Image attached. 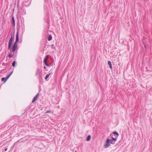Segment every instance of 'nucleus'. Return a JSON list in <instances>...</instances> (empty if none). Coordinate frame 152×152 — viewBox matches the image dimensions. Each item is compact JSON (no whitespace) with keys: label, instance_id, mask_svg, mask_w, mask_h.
I'll return each instance as SVG.
<instances>
[{"label":"nucleus","instance_id":"nucleus-3","mask_svg":"<svg viewBox=\"0 0 152 152\" xmlns=\"http://www.w3.org/2000/svg\"><path fill=\"white\" fill-rule=\"evenodd\" d=\"M110 141V140L109 139H107L106 140V142L104 144V147L105 148H107L109 147L110 146L109 143Z\"/></svg>","mask_w":152,"mask_h":152},{"label":"nucleus","instance_id":"nucleus-5","mask_svg":"<svg viewBox=\"0 0 152 152\" xmlns=\"http://www.w3.org/2000/svg\"><path fill=\"white\" fill-rule=\"evenodd\" d=\"M41 74V70L39 68H38L37 69V71L36 73V75L37 76L38 75H39Z\"/></svg>","mask_w":152,"mask_h":152},{"label":"nucleus","instance_id":"nucleus-27","mask_svg":"<svg viewBox=\"0 0 152 152\" xmlns=\"http://www.w3.org/2000/svg\"><path fill=\"white\" fill-rule=\"evenodd\" d=\"M75 152H77V151H75Z\"/></svg>","mask_w":152,"mask_h":152},{"label":"nucleus","instance_id":"nucleus-26","mask_svg":"<svg viewBox=\"0 0 152 152\" xmlns=\"http://www.w3.org/2000/svg\"><path fill=\"white\" fill-rule=\"evenodd\" d=\"M44 68L45 69H46V67L45 66H44Z\"/></svg>","mask_w":152,"mask_h":152},{"label":"nucleus","instance_id":"nucleus-22","mask_svg":"<svg viewBox=\"0 0 152 152\" xmlns=\"http://www.w3.org/2000/svg\"><path fill=\"white\" fill-rule=\"evenodd\" d=\"M48 57H49V55H48L46 56L45 58L44 59H46L48 60Z\"/></svg>","mask_w":152,"mask_h":152},{"label":"nucleus","instance_id":"nucleus-19","mask_svg":"<svg viewBox=\"0 0 152 152\" xmlns=\"http://www.w3.org/2000/svg\"><path fill=\"white\" fill-rule=\"evenodd\" d=\"M47 59H44V63H47Z\"/></svg>","mask_w":152,"mask_h":152},{"label":"nucleus","instance_id":"nucleus-14","mask_svg":"<svg viewBox=\"0 0 152 152\" xmlns=\"http://www.w3.org/2000/svg\"><path fill=\"white\" fill-rule=\"evenodd\" d=\"M115 142L114 141H113V140H110V143L112 144H114L115 143Z\"/></svg>","mask_w":152,"mask_h":152},{"label":"nucleus","instance_id":"nucleus-15","mask_svg":"<svg viewBox=\"0 0 152 152\" xmlns=\"http://www.w3.org/2000/svg\"><path fill=\"white\" fill-rule=\"evenodd\" d=\"M113 133L117 135L116 137H117L118 136V133L117 132H113Z\"/></svg>","mask_w":152,"mask_h":152},{"label":"nucleus","instance_id":"nucleus-4","mask_svg":"<svg viewBox=\"0 0 152 152\" xmlns=\"http://www.w3.org/2000/svg\"><path fill=\"white\" fill-rule=\"evenodd\" d=\"M39 95V93H38L34 97L33 99L32 102V103L34 102L35 101H36Z\"/></svg>","mask_w":152,"mask_h":152},{"label":"nucleus","instance_id":"nucleus-23","mask_svg":"<svg viewBox=\"0 0 152 152\" xmlns=\"http://www.w3.org/2000/svg\"><path fill=\"white\" fill-rule=\"evenodd\" d=\"M45 64L46 66H49V64L47 63H45Z\"/></svg>","mask_w":152,"mask_h":152},{"label":"nucleus","instance_id":"nucleus-2","mask_svg":"<svg viewBox=\"0 0 152 152\" xmlns=\"http://www.w3.org/2000/svg\"><path fill=\"white\" fill-rule=\"evenodd\" d=\"M18 46L17 43H14L12 47V50L13 53H14L16 50V48Z\"/></svg>","mask_w":152,"mask_h":152},{"label":"nucleus","instance_id":"nucleus-16","mask_svg":"<svg viewBox=\"0 0 152 152\" xmlns=\"http://www.w3.org/2000/svg\"><path fill=\"white\" fill-rule=\"evenodd\" d=\"M53 113V112H51V111H50V110H48V111H46L45 113V114H47V113Z\"/></svg>","mask_w":152,"mask_h":152},{"label":"nucleus","instance_id":"nucleus-18","mask_svg":"<svg viewBox=\"0 0 152 152\" xmlns=\"http://www.w3.org/2000/svg\"><path fill=\"white\" fill-rule=\"evenodd\" d=\"M111 140H113V141H115V142L116 140V138H113V137H112V139Z\"/></svg>","mask_w":152,"mask_h":152},{"label":"nucleus","instance_id":"nucleus-12","mask_svg":"<svg viewBox=\"0 0 152 152\" xmlns=\"http://www.w3.org/2000/svg\"><path fill=\"white\" fill-rule=\"evenodd\" d=\"M52 39V36L51 35H50L48 37V40H49V41H50Z\"/></svg>","mask_w":152,"mask_h":152},{"label":"nucleus","instance_id":"nucleus-24","mask_svg":"<svg viewBox=\"0 0 152 152\" xmlns=\"http://www.w3.org/2000/svg\"><path fill=\"white\" fill-rule=\"evenodd\" d=\"M45 64L46 66H49V64L47 63H45Z\"/></svg>","mask_w":152,"mask_h":152},{"label":"nucleus","instance_id":"nucleus-21","mask_svg":"<svg viewBox=\"0 0 152 152\" xmlns=\"http://www.w3.org/2000/svg\"><path fill=\"white\" fill-rule=\"evenodd\" d=\"M8 56V57L10 58H11L12 57V56L10 54H9Z\"/></svg>","mask_w":152,"mask_h":152},{"label":"nucleus","instance_id":"nucleus-17","mask_svg":"<svg viewBox=\"0 0 152 152\" xmlns=\"http://www.w3.org/2000/svg\"><path fill=\"white\" fill-rule=\"evenodd\" d=\"M15 64H16V62H15V61H14L12 63V66H13V67H14L15 66Z\"/></svg>","mask_w":152,"mask_h":152},{"label":"nucleus","instance_id":"nucleus-7","mask_svg":"<svg viewBox=\"0 0 152 152\" xmlns=\"http://www.w3.org/2000/svg\"><path fill=\"white\" fill-rule=\"evenodd\" d=\"M108 64L109 65L110 68L111 69H112V66L111 62L110 61H108Z\"/></svg>","mask_w":152,"mask_h":152},{"label":"nucleus","instance_id":"nucleus-8","mask_svg":"<svg viewBox=\"0 0 152 152\" xmlns=\"http://www.w3.org/2000/svg\"><path fill=\"white\" fill-rule=\"evenodd\" d=\"M12 73V72H11L10 74L7 76V77L5 78L4 82H6V81L8 80V79L10 77V75H11Z\"/></svg>","mask_w":152,"mask_h":152},{"label":"nucleus","instance_id":"nucleus-6","mask_svg":"<svg viewBox=\"0 0 152 152\" xmlns=\"http://www.w3.org/2000/svg\"><path fill=\"white\" fill-rule=\"evenodd\" d=\"M19 41V37H18V32H17L16 35V40L14 43H17V42H18Z\"/></svg>","mask_w":152,"mask_h":152},{"label":"nucleus","instance_id":"nucleus-10","mask_svg":"<svg viewBox=\"0 0 152 152\" xmlns=\"http://www.w3.org/2000/svg\"><path fill=\"white\" fill-rule=\"evenodd\" d=\"M50 75V73L47 74L45 77V79L46 80L49 77Z\"/></svg>","mask_w":152,"mask_h":152},{"label":"nucleus","instance_id":"nucleus-9","mask_svg":"<svg viewBox=\"0 0 152 152\" xmlns=\"http://www.w3.org/2000/svg\"><path fill=\"white\" fill-rule=\"evenodd\" d=\"M91 136L90 135H88L87 138H86V140L87 141H89L91 139Z\"/></svg>","mask_w":152,"mask_h":152},{"label":"nucleus","instance_id":"nucleus-20","mask_svg":"<svg viewBox=\"0 0 152 152\" xmlns=\"http://www.w3.org/2000/svg\"><path fill=\"white\" fill-rule=\"evenodd\" d=\"M5 78H4V77H2V78H1V81H5Z\"/></svg>","mask_w":152,"mask_h":152},{"label":"nucleus","instance_id":"nucleus-13","mask_svg":"<svg viewBox=\"0 0 152 152\" xmlns=\"http://www.w3.org/2000/svg\"><path fill=\"white\" fill-rule=\"evenodd\" d=\"M51 48H52L55 49V50H56V47L54 46V45L53 44H52V45H51Z\"/></svg>","mask_w":152,"mask_h":152},{"label":"nucleus","instance_id":"nucleus-11","mask_svg":"<svg viewBox=\"0 0 152 152\" xmlns=\"http://www.w3.org/2000/svg\"><path fill=\"white\" fill-rule=\"evenodd\" d=\"M12 23L14 26H15V20L14 19V18L13 17H12Z\"/></svg>","mask_w":152,"mask_h":152},{"label":"nucleus","instance_id":"nucleus-25","mask_svg":"<svg viewBox=\"0 0 152 152\" xmlns=\"http://www.w3.org/2000/svg\"><path fill=\"white\" fill-rule=\"evenodd\" d=\"M7 148H6V149H5V151H7Z\"/></svg>","mask_w":152,"mask_h":152},{"label":"nucleus","instance_id":"nucleus-1","mask_svg":"<svg viewBox=\"0 0 152 152\" xmlns=\"http://www.w3.org/2000/svg\"><path fill=\"white\" fill-rule=\"evenodd\" d=\"M15 38L14 34L11 35V37L10 38V40L8 42V49L10 50L11 48L12 43L13 40Z\"/></svg>","mask_w":152,"mask_h":152}]
</instances>
